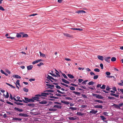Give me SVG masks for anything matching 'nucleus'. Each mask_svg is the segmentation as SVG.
<instances>
[{
  "label": "nucleus",
  "mask_w": 123,
  "mask_h": 123,
  "mask_svg": "<svg viewBox=\"0 0 123 123\" xmlns=\"http://www.w3.org/2000/svg\"><path fill=\"white\" fill-rule=\"evenodd\" d=\"M39 103L40 104H46L47 103V101L45 100H43L42 101L39 102Z\"/></svg>",
  "instance_id": "nucleus-7"
},
{
  "label": "nucleus",
  "mask_w": 123,
  "mask_h": 123,
  "mask_svg": "<svg viewBox=\"0 0 123 123\" xmlns=\"http://www.w3.org/2000/svg\"><path fill=\"white\" fill-rule=\"evenodd\" d=\"M98 75H95L94 76L93 79H96L98 78Z\"/></svg>",
  "instance_id": "nucleus-45"
},
{
  "label": "nucleus",
  "mask_w": 123,
  "mask_h": 123,
  "mask_svg": "<svg viewBox=\"0 0 123 123\" xmlns=\"http://www.w3.org/2000/svg\"><path fill=\"white\" fill-rule=\"evenodd\" d=\"M0 10L2 11H4L5 10L4 8L1 6H0Z\"/></svg>",
  "instance_id": "nucleus-48"
},
{
  "label": "nucleus",
  "mask_w": 123,
  "mask_h": 123,
  "mask_svg": "<svg viewBox=\"0 0 123 123\" xmlns=\"http://www.w3.org/2000/svg\"><path fill=\"white\" fill-rule=\"evenodd\" d=\"M73 93L77 95H80V93L79 92H75V91H74L73 92Z\"/></svg>",
  "instance_id": "nucleus-42"
},
{
  "label": "nucleus",
  "mask_w": 123,
  "mask_h": 123,
  "mask_svg": "<svg viewBox=\"0 0 123 123\" xmlns=\"http://www.w3.org/2000/svg\"><path fill=\"white\" fill-rule=\"evenodd\" d=\"M70 89L72 90H75V88L72 86L70 87Z\"/></svg>",
  "instance_id": "nucleus-40"
},
{
  "label": "nucleus",
  "mask_w": 123,
  "mask_h": 123,
  "mask_svg": "<svg viewBox=\"0 0 123 123\" xmlns=\"http://www.w3.org/2000/svg\"><path fill=\"white\" fill-rule=\"evenodd\" d=\"M93 96L96 97L98 99H102L103 98V97L99 94H92Z\"/></svg>",
  "instance_id": "nucleus-1"
},
{
  "label": "nucleus",
  "mask_w": 123,
  "mask_h": 123,
  "mask_svg": "<svg viewBox=\"0 0 123 123\" xmlns=\"http://www.w3.org/2000/svg\"><path fill=\"white\" fill-rule=\"evenodd\" d=\"M97 57L98 59L101 60L103 61L104 59V58L103 56L101 55H98L97 56Z\"/></svg>",
  "instance_id": "nucleus-10"
},
{
  "label": "nucleus",
  "mask_w": 123,
  "mask_h": 123,
  "mask_svg": "<svg viewBox=\"0 0 123 123\" xmlns=\"http://www.w3.org/2000/svg\"><path fill=\"white\" fill-rule=\"evenodd\" d=\"M69 109L73 110H75L76 109V108L73 107H70L69 108Z\"/></svg>",
  "instance_id": "nucleus-38"
},
{
  "label": "nucleus",
  "mask_w": 123,
  "mask_h": 123,
  "mask_svg": "<svg viewBox=\"0 0 123 123\" xmlns=\"http://www.w3.org/2000/svg\"><path fill=\"white\" fill-rule=\"evenodd\" d=\"M6 71L7 73L9 74H11V72L9 71V70L7 69H6Z\"/></svg>",
  "instance_id": "nucleus-33"
},
{
  "label": "nucleus",
  "mask_w": 123,
  "mask_h": 123,
  "mask_svg": "<svg viewBox=\"0 0 123 123\" xmlns=\"http://www.w3.org/2000/svg\"><path fill=\"white\" fill-rule=\"evenodd\" d=\"M46 85L47 86L51 87H54V85H50V84H46ZM48 88H51V89L52 88V87H49Z\"/></svg>",
  "instance_id": "nucleus-14"
},
{
  "label": "nucleus",
  "mask_w": 123,
  "mask_h": 123,
  "mask_svg": "<svg viewBox=\"0 0 123 123\" xmlns=\"http://www.w3.org/2000/svg\"><path fill=\"white\" fill-rule=\"evenodd\" d=\"M108 113L106 112H104L103 113V114L107 116H108Z\"/></svg>",
  "instance_id": "nucleus-51"
},
{
  "label": "nucleus",
  "mask_w": 123,
  "mask_h": 123,
  "mask_svg": "<svg viewBox=\"0 0 123 123\" xmlns=\"http://www.w3.org/2000/svg\"><path fill=\"white\" fill-rule=\"evenodd\" d=\"M103 107V106L101 105H96L94 106V107L95 108H99L101 109H102Z\"/></svg>",
  "instance_id": "nucleus-12"
},
{
  "label": "nucleus",
  "mask_w": 123,
  "mask_h": 123,
  "mask_svg": "<svg viewBox=\"0 0 123 123\" xmlns=\"http://www.w3.org/2000/svg\"><path fill=\"white\" fill-rule=\"evenodd\" d=\"M6 103L8 104H9V105H13V103H11V102H9L7 101L6 102Z\"/></svg>",
  "instance_id": "nucleus-52"
},
{
  "label": "nucleus",
  "mask_w": 123,
  "mask_h": 123,
  "mask_svg": "<svg viewBox=\"0 0 123 123\" xmlns=\"http://www.w3.org/2000/svg\"><path fill=\"white\" fill-rule=\"evenodd\" d=\"M15 110L19 112H22L23 110L21 109H20L18 108L17 107H15L14 108Z\"/></svg>",
  "instance_id": "nucleus-13"
},
{
  "label": "nucleus",
  "mask_w": 123,
  "mask_h": 123,
  "mask_svg": "<svg viewBox=\"0 0 123 123\" xmlns=\"http://www.w3.org/2000/svg\"><path fill=\"white\" fill-rule=\"evenodd\" d=\"M25 100H23L24 102L28 103V102H29V99L28 98L25 97Z\"/></svg>",
  "instance_id": "nucleus-3"
},
{
  "label": "nucleus",
  "mask_w": 123,
  "mask_h": 123,
  "mask_svg": "<svg viewBox=\"0 0 123 123\" xmlns=\"http://www.w3.org/2000/svg\"><path fill=\"white\" fill-rule=\"evenodd\" d=\"M98 111H97L92 110L90 111V112L91 113H92V114H95Z\"/></svg>",
  "instance_id": "nucleus-15"
},
{
  "label": "nucleus",
  "mask_w": 123,
  "mask_h": 123,
  "mask_svg": "<svg viewBox=\"0 0 123 123\" xmlns=\"http://www.w3.org/2000/svg\"><path fill=\"white\" fill-rule=\"evenodd\" d=\"M38 62L37 60L33 62H32V64H34L35 63H37Z\"/></svg>",
  "instance_id": "nucleus-49"
},
{
  "label": "nucleus",
  "mask_w": 123,
  "mask_h": 123,
  "mask_svg": "<svg viewBox=\"0 0 123 123\" xmlns=\"http://www.w3.org/2000/svg\"><path fill=\"white\" fill-rule=\"evenodd\" d=\"M67 75L68 77L72 79L74 78V76L72 75L68 74Z\"/></svg>",
  "instance_id": "nucleus-18"
},
{
  "label": "nucleus",
  "mask_w": 123,
  "mask_h": 123,
  "mask_svg": "<svg viewBox=\"0 0 123 123\" xmlns=\"http://www.w3.org/2000/svg\"><path fill=\"white\" fill-rule=\"evenodd\" d=\"M116 58L115 57H112L111 59V61L112 62H114L116 61Z\"/></svg>",
  "instance_id": "nucleus-31"
},
{
  "label": "nucleus",
  "mask_w": 123,
  "mask_h": 123,
  "mask_svg": "<svg viewBox=\"0 0 123 123\" xmlns=\"http://www.w3.org/2000/svg\"><path fill=\"white\" fill-rule=\"evenodd\" d=\"M94 101L95 102H98L100 103H103V102L102 101L99 100H95Z\"/></svg>",
  "instance_id": "nucleus-19"
},
{
  "label": "nucleus",
  "mask_w": 123,
  "mask_h": 123,
  "mask_svg": "<svg viewBox=\"0 0 123 123\" xmlns=\"http://www.w3.org/2000/svg\"><path fill=\"white\" fill-rule=\"evenodd\" d=\"M100 66L101 67V68L102 69H103V65L102 64L100 63Z\"/></svg>",
  "instance_id": "nucleus-60"
},
{
  "label": "nucleus",
  "mask_w": 123,
  "mask_h": 123,
  "mask_svg": "<svg viewBox=\"0 0 123 123\" xmlns=\"http://www.w3.org/2000/svg\"><path fill=\"white\" fill-rule=\"evenodd\" d=\"M40 98H39L38 97H34L33 98L34 99V101L35 100H36V101H39V100L38 99Z\"/></svg>",
  "instance_id": "nucleus-32"
},
{
  "label": "nucleus",
  "mask_w": 123,
  "mask_h": 123,
  "mask_svg": "<svg viewBox=\"0 0 123 123\" xmlns=\"http://www.w3.org/2000/svg\"><path fill=\"white\" fill-rule=\"evenodd\" d=\"M28 35L27 34H24L23 35L22 37H28Z\"/></svg>",
  "instance_id": "nucleus-47"
},
{
  "label": "nucleus",
  "mask_w": 123,
  "mask_h": 123,
  "mask_svg": "<svg viewBox=\"0 0 123 123\" xmlns=\"http://www.w3.org/2000/svg\"><path fill=\"white\" fill-rule=\"evenodd\" d=\"M47 78L49 79V80L54 79V78L52 77L49 75H48V76L47 77Z\"/></svg>",
  "instance_id": "nucleus-21"
},
{
  "label": "nucleus",
  "mask_w": 123,
  "mask_h": 123,
  "mask_svg": "<svg viewBox=\"0 0 123 123\" xmlns=\"http://www.w3.org/2000/svg\"><path fill=\"white\" fill-rule=\"evenodd\" d=\"M57 92H58V93H61L62 94H64L65 93L64 92H62L61 91H60L59 90H57Z\"/></svg>",
  "instance_id": "nucleus-46"
},
{
  "label": "nucleus",
  "mask_w": 123,
  "mask_h": 123,
  "mask_svg": "<svg viewBox=\"0 0 123 123\" xmlns=\"http://www.w3.org/2000/svg\"><path fill=\"white\" fill-rule=\"evenodd\" d=\"M94 83V82L92 81H91L89 82V83L88 84L89 85H93Z\"/></svg>",
  "instance_id": "nucleus-25"
},
{
  "label": "nucleus",
  "mask_w": 123,
  "mask_h": 123,
  "mask_svg": "<svg viewBox=\"0 0 123 123\" xmlns=\"http://www.w3.org/2000/svg\"><path fill=\"white\" fill-rule=\"evenodd\" d=\"M12 76L13 77H14L16 78L20 79L21 78V77L20 76L17 75H13Z\"/></svg>",
  "instance_id": "nucleus-16"
},
{
  "label": "nucleus",
  "mask_w": 123,
  "mask_h": 123,
  "mask_svg": "<svg viewBox=\"0 0 123 123\" xmlns=\"http://www.w3.org/2000/svg\"><path fill=\"white\" fill-rule=\"evenodd\" d=\"M77 114L79 116H83L84 115V113L80 112H78Z\"/></svg>",
  "instance_id": "nucleus-27"
},
{
  "label": "nucleus",
  "mask_w": 123,
  "mask_h": 123,
  "mask_svg": "<svg viewBox=\"0 0 123 123\" xmlns=\"http://www.w3.org/2000/svg\"><path fill=\"white\" fill-rule=\"evenodd\" d=\"M106 86L105 85H103L102 86L100 87V88L101 89H104L105 88Z\"/></svg>",
  "instance_id": "nucleus-41"
},
{
  "label": "nucleus",
  "mask_w": 123,
  "mask_h": 123,
  "mask_svg": "<svg viewBox=\"0 0 123 123\" xmlns=\"http://www.w3.org/2000/svg\"><path fill=\"white\" fill-rule=\"evenodd\" d=\"M31 101L33 102H34L33 98L29 99V102H30Z\"/></svg>",
  "instance_id": "nucleus-63"
},
{
  "label": "nucleus",
  "mask_w": 123,
  "mask_h": 123,
  "mask_svg": "<svg viewBox=\"0 0 123 123\" xmlns=\"http://www.w3.org/2000/svg\"><path fill=\"white\" fill-rule=\"evenodd\" d=\"M69 120H74L76 119V117L74 116V117H68Z\"/></svg>",
  "instance_id": "nucleus-6"
},
{
  "label": "nucleus",
  "mask_w": 123,
  "mask_h": 123,
  "mask_svg": "<svg viewBox=\"0 0 123 123\" xmlns=\"http://www.w3.org/2000/svg\"><path fill=\"white\" fill-rule=\"evenodd\" d=\"M105 74L107 76H109L110 75V73L109 72H106L105 73Z\"/></svg>",
  "instance_id": "nucleus-55"
},
{
  "label": "nucleus",
  "mask_w": 123,
  "mask_h": 123,
  "mask_svg": "<svg viewBox=\"0 0 123 123\" xmlns=\"http://www.w3.org/2000/svg\"><path fill=\"white\" fill-rule=\"evenodd\" d=\"M62 75L65 78H66V79H67V80H69L67 79H68V78L66 76V75L65 74H63V73H62Z\"/></svg>",
  "instance_id": "nucleus-29"
},
{
  "label": "nucleus",
  "mask_w": 123,
  "mask_h": 123,
  "mask_svg": "<svg viewBox=\"0 0 123 123\" xmlns=\"http://www.w3.org/2000/svg\"><path fill=\"white\" fill-rule=\"evenodd\" d=\"M65 98L67 99H68V100H72V99L70 97H66Z\"/></svg>",
  "instance_id": "nucleus-61"
},
{
  "label": "nucleus",
  "mask_w": 123,
  "mask_h": 123,
  "mask_svg": "<svg viewBox=\"0 0 123 123\" xmlns=\"http://www.w3.org/2000/svg\"><path fill=\"white\" fill-rule=\"evenodd\" d=\"M110 58L111 57H110L108 56L107 57H105L104 58V59L106 62H108V63H110Z\"/></svg>",
  "instance_id": "nucleus-5"
},
{
  "label": "nucleus",
  "mask_w": 123,
  "mask_h": 123,
  "mask_svg": "<svg viewBox=\"0 0 123 123\" xmlns=\"http://www.w3.org/2000/svg\"><path fill=\"white\" fill-rule=\"evenodd\" d=\"M82 96V97L85 98H87V97L85 95L82 94L81 95Z\"/></svg>",
  "instance_id": "nucleus-64"
},
{
  "label": "nucleus",
  "mask_w": 123,
  "mask_h": 123,
  "mask_svg": "<svg viewBox=\"0 0 123 123\" xmlns=\"http://www.w3.org/2000/svg\"><path fill=\"white\" fill-rule=\"evenodd\" d=\"M49 94V93H48L43 92L41 94V96L46 97L47 95H48Z\"/></svg>",
  "instance_id": "nucleus-4"
},
{
  "label": "nucleus",
  "mask_w": 123,
  "mask_h": 123,
  "mask_svg": "<svg viewBox=\"0 0 123 123\" xmlns=\"http://www.w3.org/2000/svg\"><path fill=\"white\" fill-rule=\"evenodd\" d=\"M49 111H55L56 110V109H54V108H52L49 109Z\"/></svg>",
  "instance_id": "nucleus-39"
},
{
  "label": "nucleus",
  "mask_w": 123,
  "mask_h": 123,
  "mask_svg": "<svg viewBox=\"0 0 123 123\" xmlns=\"http://www.w3.org/2000/svg\"><path fill=\"white\" fill-rule=\"evenodd\" d=\"M3 96L7 98H8L9 97L8 92H6V95H5L4 94H3Z\"/></svg>",
  "instance_id": "nucleus-17"
},
{
  "label": "nucleus",
  "mask_w": 123,
  "mask_h": 123,
  "mask_svg": "<svg viewBox=\"0 0 123 123\" xmlns=\"http://www.w3.org/2000/svg\"><path fill=\"white\" fill-rule=\"evenodd\" d=\"M16 36L17 38H20L22 36L20 34L17 33L16 34Z\"/></svg>",
  "instance_id": "nucleus-30"
},
{
  "label": "nucleus",
  "mask_w": 123,
  "mask_h": 123,
  "mask_svg": "<svg viewBox=\"0 0 123 123\" xmlns=\"http://www.w3.org/2000/svg\"><path fill=\"white\" fill-rule=\"evenodd\" d=\"M53 107L54 108H58L60 109L61 108V106L60 105H55Z\"/></svg>",
  "instance_id": "nucleus-20"
},
{
  "label": "nucleus",
  "mask_w": 123,
  "mask_h": 123,
  "mask_svg": "<svg viewBox=\"0 0 123 123\" xmlns=\"http://www.w3.org/2000/svg\"><path fill=\"white\" fill-rule=\"evenodd\" d=\"M23 90L25 92H28V89L27 88H24L23 89Z\"/></svg>",
  "instance_id": "nucleus-37"
},
{
  "label": "nucleus",
  "mask_w": 123,
  "mask_h": 123,
  "mask_svg": "<svg viewBox=\"0 0 123 123\" xmlns=\"http://www.w3.org/2000/svg\"><path fill=\"white\" fill-rule=\"evenodd\" d=\"M55 93H56V94H55V95H56L57 96H60V97H61L62 96L59 93H57L56 92H55Z\"/></svg>",
  "instance_id": "nucleus-53"
},
{
  "label": "nucleus",
  "mask_w": 123,
  "mask_h": 123,
  "mask_svg": "<svg viewBox=\"0 0 123 123\" xmlns=\"http://www.w3.org/2000/svg\"><path fill=\"white\" fill-rule=\"evenodd\" d=\"M39 53L40 54V56L42 57H45V55L44 54L40 52H39Z\"/></svg>",
  "instance_id": "nucleus-23"
},
{
  "label": "nucleus",
  "mask_w": 123,
  "mask_h": 123,
  "mask_svg": "<svg viewBox=\"0 0 123 123\" xmlns=\"http://www.w3.org/2000/svg\"><path fill=\"white\" fill-rule=\"evenodd\" d=\"M19 115L20 117H28V115L26 113H20L19 114Z\"/></svg>",
  "instance_id": "nucleus-2"
},
{
  "label": "nucleus",
  "mask_w": 123,
  "mask_h": 123,
  "mask_svg": "<svg viewBox=\"0 0 123 123\" xmlns=\"http://www.w3.org/2000/svg\"><path fill=\"white\" fill-rule=\"evenodd\" d=\"M55 87L57 89H60L61 88V87L60 86L58 85H56L55 86Z\"/></svg>",
  "instance_id": "nucleus-58"
},
{
  "label": "nucleus",
  "mask_w": 123,
  "mask_h": 123,
  "mask_svg": "<svg viewBox=\"0 0 123 123\" xmlns=\"http://www.w3.org/2000/svg\"><path fill=\"white\" fill-rule=\"evenodd\" d=\"M100 117L101 118L102 120H104L106 119V118L104 117L103 116H100Z\"/></svg>",
  "instance_id": "nucleus-36"
},
{
  "label": "nucleus",
  "mask_w": 123,
  "mask_h": 123,
  "mask_svg": "<svg viewBox=\"0 0 123 123\" xmlns=\"http://www.w3.org/2000/svg\"><path fill=\"white\" fill-rule=\"evenodd\" d=\"M27 105L29 106H33L34 105L33 104H28Z\"/></svg>",
  "instance_id": "nucleus-44"
},
{
  "label": "nucleus",
  "mask_w": 123,
  "mask_h": 123,
  "mask_svg": "<svg viewBox=\"0 0 123 123\" xmlns=\"http://www.w3.org/2000/svg\"><path fill=\"white\" fill-rule=\"evenodd\" d=\"M111 89V88H109V86H106V90L107 91H109V90Z\"/></svg>",
  "instance_id": "nucleus-54"
},
{
  "label": "nucleus",
  "mask_w": 123,
  "mask_h": 123,
  "mask_svg": "<svg viewBox=\"0 0 123 123\" xmlns=\"http://www.w3.org/2000/svg\"><path fill=\"white\" fill-rule=\"evenodd\" d=\"M7 38L8 39L9 38V39H14V37H7Z\"/></svg>",
  "instance_id": "nucleus-57"
},
{
  "label": "nucleus",
  "mask_w": 123,
  "mask_h": 123,
  "mask_svg": "<svg viewBox=\"0 0 123 123\" xmlns=\"http://www.w3.org/2000/svg\"><path fill=\"white\" fill-rule=\"evenodd\" d=\"M62 80L63 82H64L66 84H69V82L63 79H62Z\"/></svg>",
  "instance_id": "nucleus-11"
},
{
  "label": "nucleus",
  "mask_w": 123,
  "mask_h": 123,
  "mask_svg": "<svg viewBox=\"0 0 123 123\" xmlns=\"http://www.w3.org/2000/svg\"><path fill=\"white\" fill-rule=\"evenodd\" d=\"M87 107V105H81V107L82 108H84Z\"/></svg>",
  "instance_id": "nucleus-59"
},
{
  "label": "nucleus",
  "mask_w": 123,
  "mask_h": 123,
  "mask_svg": "<svg viewBox=\"0 0 123 123\" xmlns=\"http://www.w3.org/2000/svg\"><path fill=\"white\" fill-rule=\"evenodd\" d=\"M19 81H20L19 80H17V81H16V84H18L19 86H20V84L19 83Z\"/></svg>",
  "instance_id": "nucleus-43"
},
{
  "label": "nucleus",
  "mask_w": 123,
  "mask_h": 123,
  "mask_svg": "<svg viewBox=\"0 0 123 123\" xmlns=\"http://www.w3.org/2000/svg\"><path fill=\"white\" fill-rule=\"evenodd\" d=\"M12 120H13L14 121H21L22 120V119L20 118L13 117L12 119Z\"/></svg>",
  "instance_id": "nucleus-8"
},
{
  "label": "nucleus",
  "mask_w": 123,
  "mask_h": 123,
  "mask_svg": "<svg viewBox=\"0 0 123 123\" xmlns=\"http://www.w3.org/2000/svg\"><path fill=\"white\" fill-rule=\"evenodd\" d=\"M54 91H53L52 90H47L44 91V92H54Z\"/></svg>",
  "instance_id": "nucleus-26"
},
{
  "label": "nucleus",
  "mask_w": 123,
  "mask_h": 123,
  "mask_svg": "<svg viewBox=\"0 0 123 123\" xmlns=\"http://www.w3.org/2000/svg\"><path fill=\"white\" fill-rule=\"evenodd\" d=\"M33 67V66L32 65H30L27 67V68L28 70H30Z\"/></svg>",
  "instance_id": "nucleus-9"
},
{
  "label": "nucleus",
  "mask_w": 123,
  "mask_h": 123,
  "mask_svg": "<svg viewBox=\"0 0 123 123\" xmlns=\"http://www.w3.org/2000/svg\"><path fill=\"white\" fill-rule=\"evenodd\" d=\"M51 73H50V74L51 75H52V76H54V77H56V75H55V74H53V71H51Z\"/></svg>",
  "instance_id": "nucleus-22"
},
{
  "label": "nucleus",
  "mask_w": 123,
  "mask_h": 123,
  "mask_svg": "<svg viewBox=\"0 0 123 123\" xmlns=\"http://www.w3.org/2000/svg\"><path fill=\"white\" fill-rule=\"evenodd\" d=\"M64 34L65 36L67 37H71V36L69 34L67 33H64Z\"/></svg>",
  "instance_id": "nucleus-24"
},
{
  "label": "nucleus",
  "mask_w": 123,
  "mask_h": 123,
  "mask_svg": "<svg viewBox=\"0 0 123 123\" xmlns=\"http://www.w3.org/2000/svg\"><path fill=\"white\" fill-rule=\"evenodd\" d=\"M108 98L110 99H114L115 98L113 97L109 96L108 97Z\"/></svg>",
  "instance_id": "nucleus-56"
},
{
  "label": "nucleus",
  "mask_w": 123,
  "mask_h": 123,
  "mask_svg": "<svg viewBox=\"0 0 123 123\" xmlns=\"http://www.w3.org/2000/svg\"><path fill=\"white\" fill-rule=\"evenodd\" d=\"M87 81H88V80H85L82 82V84H86V82Z\"/></svg>",
  "instance_id": "nucleus-62"
},
{
  "label": "nucleus",
  "mask_w": 123,
  "mask_h": 123,
  "mask_svg": "<svg viewBox=\"0 0 123 123\" xmlns=\"http://www.w3.org/2000/svg\"><path fill=\"white\" fill-rule=\"evenodd\" d=\"M43 64L42 62H40L39 64H37V66H40L41 65H43Z\"/></svg>",
  "instance_id": "nucleus-50"
},
{
  "label": "nucleus",
  "mask_w": 123,
  "mask_h": 123,
  "mask_svg": "<svg viewBox=\"0 0 123 123\" xmlns=\"http://www.w3.org/2000/svg\"><path fill=\"white\" fill-rule=\"evenodd\" d=\"M14 103L18 105H23V104L19 102H14Z\"/></svg>",
  "instance_id": "nucleus-28"
},
{
  "label": "nucleus",
  "mask_w": 123,
  "mask_h": 123,
  "mask_svg": "<svg viewBox=\"0 0 123 123\" xmlns=\"http://www.w3.org/2000/svg\"><path fill=\"white\" fill-rule=\"evenodd\" d=\"M61 84L63 85V86H66V87H68V86L67 85V84H64V83H62V82H61V83H60Z\"/></svg>",
  "instance_id": "nucleus-34"
},
{
  "label": "nucleus",
  "mask_w": 123,
  "mask_h": 123,
  "mask_svg": "<svg viewBox=\"0 0 123 123\" xmlns=\"http://www.w3.org/2000/svg\"><path fill=\"white\" fill-rule=\"evenodd\" d=\"M94 71L97 72H99L100 71L99 69L98 68H96L94 69Z\"/></svg>",
  "instance_id": "nucleus-35"
}]
</instances>
